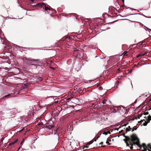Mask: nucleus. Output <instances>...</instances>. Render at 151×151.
<instances>
[{"mask_svg": "<svg viewBox=\"0 0 151 151\" xmlns=\"http://www.w3.org/2000/svg\"><path fill=\"white\" fill-rule=\"evenodd\" d=\"M53 126V125H50L49 124H48L47 125V127L48 129H51Z\"/></svg>", "mask_w": 151, "mask_h": 151, "instance_id": "nucleus-3", "label": "nucleus"}, {"mask_svg": "<svg viewBox=\"0 0 151 151\" xmlns=\"http://www.w3.org/2000/svg\"><path fill=\"white\" fill-rule=\"evenodd\" d=\"M24 139H23V140L20 143L21 144H22V143L23 142H24Z\"/></svg>", "mask_w": 151, "mask_h": 151, "instance_id": "nucleus-13", "label": "nucleus"}, {"mask_svg": "<svg viewBox=\"0 0 151 151\" xmlns=\"http://www.w3.org/2000/svg\"><path fill=\"white\" fill-rule=\"evenodd\" d=\"M17 141V139L14 142H13L11 143H10L9 145L10 146H11L12 145H14Z\"/></svg>", "mask_w": 151, "mask_h": 151, "instance_id": "nucleus-5", "label": "nucleus"}, {"mask_svg": "<svg viewBox=\"0 0 151 151\" xmlns=\"http://www.w3.org/2000/svg\"><path fill=\"white\" fill-rule=\"evenodd\" d=\"M9 96V95H7V96Z\"/></svg>", "mask_w": 151, "mask_h": 151, "instance_id": "nucleus-20", "label": "nucleus"}, {"mask_svg": "<svg viewBox=\"0 0 151 151\" xmlns=\"http://www.w3.org/2000/svg\"><path fill=\"white\" fill-rule=\"evenodd\" d=\"M103 143V142H100L99 144V145H101V146H102L103 147H104V146H102V145Z\"/></svg>", "mask_w": 151, "mask_h": 151, "instance_id": "nucleus-10", "label": "nucleus"}, {"mask_svg": "<svg viewBox=\"0 0 151 151\" xmlns=\"http://www.w3.org/2000/svg\"><path fill=\"white\" fill-rule=\"evenodd\" d=\"M21 147H19V149H18V150H19L20 149V148Z\"/></svg>", "mask_w": 151, "mask_h": 151, "instance_id": "nucleus-18", "label": "nucleus"}, {"mask_svg": "<svg viewBox=\"0 0 151 151\" xmlns=\"http://www.w3.org/2000/svg\"><path fill=\"white\" fill-rule=\"evenodd\" d=\"M122 0V1L123 2H124V0Z\"/></svg>", "mask_w": 151, "mask_h": 151, "instance_id": "nucleus-17", "label": "nucleus"}, {"mask_svg": "<svg viewBox=\"0 0 151 151\" xmlns=\"http://www.w3.org/2000/svg\"><path fill=\"white\" fill-rule=\"evenodd\" d=\"M105 103L104 101H103L102 102V103H103V104H105Z\"/></svg>", "mask_w": 151, "mask_h": 151, "instance_id": "nucleus-16", "label": "nucleus"}, {"mask_svg": "<svg viewBox=\"0 0 151 151\" xmlns=\"http://www.w3.org/2000/svg\"><path fill=\"white\" fill-rule=\"evenodd\" d=\"M124 141L126 143L127 146H129V143L132 146L131 147L132 149L133 148V146L136 145L140 148L141 150L145 151L148 150V151H151V145L148 144L147 145L145 144H142V145H140L139 140L135 135H132L131 138H127L124 139Z\"/></svg>", "mask_w": 151, "mask_h": 151, "instance_id": "nucleus-1", "label": "nucleus"}, {"mask_svg": "<svg viewBox=\"0 0 151 151\" xmlns=\"http://www.w3.org/2000/svg\"><path fill=\"white\" fill-rule=\"evenodd\" d=\"M126 130L127 131H129L130 130L128 128H126Z\"/></svg>", "mask_w": 151, "mask_h": 151, "instance_id": "nucleus-14", "label": "nucleus"}, {"mask_svg": "<svg viewBox=\"0 0 151 151\" xmlns=\"http://www.w3.org/2000/svg\"><path fill=\"white\" fill-rule=\"evenodd\" d=\"M108 141H110V140H108Z\"/></svg>", "mask_w": 151, "mask_h": 151, "instance_id": "nucleus-21", "label": "nucleus"}, {"mask_svg": "<svg viewBox=\"0 0 151 151\" xmlns=\"http://www.w3.org/2000/svg\"><path fill=\"white\" fill-rule=\"evenodd\" d=\"M28 60L32 61H37L38 60V59H31L29 58L28 59Z\"/></svg>", "mask_w": 151, "mask_h": 151, "instance_id": "nucleus-7", "label": "nucleus"}, {"mask_svg": "<svg viewBox=\"0 0 151 151\" xmlns=\"http://www.w3.org/2000/svg\"><path fill=\"white\" fill-rule=\"evenodd\" d=\"M127 52L126 51H124L122 55H126Z\"/></svg>", "mask_w": 151, "mask_h": 151, "instance_id": "nucleus-8", "label": "nucleus"}, {"mask_svg": "<svg viewBox=\"0 0 151 151\" xmlns=\"http://www.w3.org/2000/svg\"><path fill=\"white\" fill-rule=\"evenodd\" d=\"M93 143V141H90L86 145H85L84 146V148H87L88 147V146H89L91 144Z\"/></svg>", "mask_w": 151, "mask_h": 151, "instance_id": "nucleus-2", "label": "nucleus"}, {"mask_svg": "<svg viewBox=\"0 0 151 151\" xmlns=\"http://www.w3.org/2000/svg\"><path fill=\"white\" fill-rule=\"evenodd\" d=\"M52 69H54V68H51Z\"/></svg>", "mask_w": 151, "mask_h": 151, "instance_id": "nucleus-19", "label": "nucleus"}, {"mask_svg": "<svg viewBox=\"0 0 151 151\" xmlns=\"http://www.w3.org/2000/svg\"><path fill=\"white\" fill-rule=\"evenodd\" d=\"M111 133L109 131H108L106 132H104L103 133V134H104L105 135H107L108 134H110Z\"/></svg>", "mask_w": 151, "mask_h": 151, "instance_id": "nucleus-6", "label": "nucleus"}, {"mask_svg": "<svg viewBox=\"0 0 151 151\" xmlns=\"http://www.w3.org/2000/svg\"><path fill=\"white\" fill-rule=\"evenodd\" d=\"M143 124L144 126H145L147 125V123L145 122Z\"/></svg>", "mask_w": 151, "mask_h": 151, "instance_id": "nucleus-9", "label": "nucleus"}, {"mask_svg": "<svg viewBox=\"0 0 151 151\" xmlns=\"http://www.w3.org/2000/svg\"><path fill=\"white\" fill-rule=\"evenodd\" d=\"M106 143H107L108 145H110V144L107 141L106 142Z\"/></svg>", "mask_w": 151, "mask_h": 151, "instance_id": "nucleus-12", "label": "nucleus"}, {"mask_svg": "<svg viewBox=\"0 0 151 151\" xmlns=\"http://www.w3.org/2000/svg\"><path fill=\"white\" fill-rule=\"evenodd\" d=\"M140 55H141L139 54L137 57L138 58V57H139Z\"/></svg>", "mask_w": 151, "mask_h": 151, "instance_id": "nucleus-15", "label": "nucleus"}, {"mask_svg": "<svg viewBox=\"0 0 151 151\" xmlns=\"http://www.w3.org/2000/svg\"><path fill=\"white\" fill-rule=\"evenodd\" d=\"M38 79L39 80L41 81L42 80V78L40 77L38 78Z\"/></svg>", "mask_w": 151, "mask_h": 151, "instance_id": "nucleus-11", "label": "nucleus"}, {"mask_svg": "<svg viewBox=\"0 0 151 151\" xmlns=\"http://www.w3.org/2000/svg\"><path fill=\"white\" fill-rule=\"evenodd\" d=\"M42 6L45 5V4L44 3H42ZM45 9L46 11H47V10H50V9L49 7H46V6H45Z\"/></svg>", "mask_w": 151, "mask_h": 151, "instance_id": "nucleus-4", "label": "nucleus"}]
</instances>
